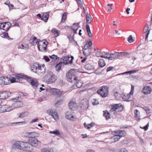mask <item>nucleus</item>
<instances>
[{
  "mask_svg": "<svg viewBox=\"0 0 152 152\" xmlns=\"http://www.w3.org/2000/svg\"><path fill=\"white\" fill-rule=\"evenodd\" d=\"M128 41L130 43H131L134 41V40L133 39L132 36V35H130L128 39Z\"/></svg>",
  "mask_w": 152,
  "mask_h": 152,
  "instance_id": "680f3d73",
  "label": "nucleus"
},
{
  "mask_svg": "<svg viewBox=\"0 0 152 152\" xmlns=\"http://www.w3.org/2000/svg\"><path fill=\"white\" fill-rule=\"evenodd\" d=\"M115 70V68L113 66H109L106 69L107 72L110 71H114Z\"/></svg>",
  "mask_w": 152,
  "mask_h": 152,
  "instance_id": "13d9d810",
  "label": "nucleus"
},
{
  "mask_svg": "<svg viewBox=\"0 0 152 152\" xmlns=\"http://www.w3.org/2000/svg\"><path fill=\"white\" fill-rule=\"evenodd\" d=\"M109 88L107 86H102L99 88L97 92L103 97H107L108 93Z\"/></svg>",
  "mask_w": 152,
  "mask_h": 152,
  "instance_id": "20e7f679",
  "label": "nucleus"
},
{
  "mask_svg": "<svg viewBox=\"0 0 152 152\" xmlns=\"http://www.w3.org/2000/svg\"><path fill=\"white\" fill-rule=\"evenodd\" d=\"M85 68L86 70L91 71L94 70L95 68L93 63L92 62H89L85 65Z\"/></svg>",
  "mask_w": 152,
  "mask_h": 152,
  "instance_id": "ddd939ff",
  "label": "nucleus"
},
{
  "mask_svg": "<svg viewBox=\"0 0 152 152\" xmlns=\"http://www.w3.org/2000/svg\"><path fill=\"white\" fill-rule=\"evenodd\" d=\"M28 115V113L27 112H24L20 114L19 118H23L25 117Z\"/></svg>",
  "mask_w": 152,
  "mask_h": 152,
  "instance_id": "8fccbe9b",
  "label": "nucleus"
},
{
  "mask_svg": "<svg viewBox=\"0 0 152 152\" xmlns=\"http://www.w3.org/2000/svg\"><path fill=\"white\" fill-rule=\"evenodd\" d=\"M10 79L7 77H0V85H6L10 84Z\"/></svg>",
  "mask_w": 152,
  "mask_h": 152,
  "instance_id": "9b49d317",
  "label": "nucleus"
},
{
  "mask_svg": "<svg viewBox=\"0 0 152 152\" xmlns=\"http://www.w3.org/2000/svg\"><path fill=\"white\" fill-rule=\"evenodd\" d=\"M43 59L47 62H48L50 61V58L47 56H43Z\"/></svg>",
  "mask_w": 152,
  "mask_h": 152,
  "instance_id": "69168bd1",
  "label": "nucleus"
},
{
  "mask_svg": "<svg viewBox=\"0 0 152 152\" xmlns=\"http://www.w3.org/2000/svg\"><path fill=\"white\" fill-rule=\"evenodd\" d=\"M23 105V103L21 101H19L17 102L13 103L11 106L10 107H12V108L14 109V108H17L20 107L22 106Z\"/></svg>",
  "mask_w": 152,
  "mask_h": 152,
  "instance_id": "b1692460",
  "label": "nucleus"
},
{
  "mask_svg": "<svg viewBox=\"0 0 152 152\" xmlns=\"http://www.w3.org/2000/svg\"><path fill=\"white\" fill-rule=\"evenodd\" d=\"M149 28L148 25L147 24L145 26H144L143 30V31L144 33H146L147 32V33H146V36L145 37V40H147L148 37V35L149 34L150 30H148V29Z\"/></svg>",
  "mask_w": 152,
  "mask_h": 152,
  "instance_id": "4be33fe9",
  "label": "nucleus"
},
{
  "mask_svg": "<svg viewBox=\"0 0 152 152\" xmlns=\"http://www.w3.org/2000/svg\"><path fill=\"white\" fill-rule=\"evenodd\" d=\"M68 105L69 108L71 110H75L77 109V105L76 103L73 101H70Z\"/></svg>",
  "mask_w": 152,
  "mask_h": 152,
  "instance_id": "aec40b11",
  "label": "nucleus"
},
{
  "mask_svg": "<svg viewBox=\"0 0 152 152\" xmlns=\"http://www.w3.org/2000/svg\"><path fill=\"white\" fill-rule=\"evenodd\" d=\"M115 132L116 133V134H117L118 135H119V136H120L121 137H122L126 134V132L124 130H119L115 131Z\"/></svg>",
  "mask_w": 152,
  "mask_h": 152,
  "instance_id": "473e14b6",
  "label": "nucleus"
},
{
  "mask_svg": "<svg viewBox=\"0 0 152 152\" xmlns=\"http://www.w3.org/2000/svg\"><path fill=\"white\" fill-rule=\"evenodd\" d=\"M6 26L5 23L3 22L0 23V29H2L4 30V29H6V28H5Z\"/></svg>",
  "mask_w": 152,
  "mask_h": 152,
  "instance_id": "5fc2aeb1",
  "label": "nucleus"
},
{
  "mask_svg": "<svg viewBox=\"0 0 152 152\" xmlns=\"http://www.w3.org/2000/svg\"><path fill=\"white\" fill-rule=\"evenodd\" d=\"M121 138L120 136H119L117 134H116L114 137H112L111 139L113 142H116L118 141Z\"/></svg>",
  "mask_w": 152,
  "mask_h": 152,
  "instance_id": "e433bc0d",
  "label": "nucleus"
},
{
  "mask_svg": "<svg viewBox=\"0 0 152 152\" xmlns=\"http://www.w3.org/2000/svg\"><path fill=\"white\" fill-rule=\"evenodd\" d=\"M87 42H88V45L86 46V47L90 48V47L92 46V41L90 40L89 42H88L87 41Z\"/></svg>",
  "mask_w": 152,
  "mask_h": 152,
  "instance_id": "338daca9",
  "label": "nucleus"
},
{
  "mask_svg": "<svg viewBox=\"0 0 152 152\" xmlns=\"http://www.w3.org/2000/svg\"><path fill=\"white\" fill-rule=\"evenodd\" d=\"M38 40L36 37L32 36L30 39L29 42L31 43V45H34L37 43Z\"/></svg>",
  "mask_w": 152,
  "mask_h": 152,
  "instance_id": "393cba45",
  "label": "nucleus"
},
{
  "mask_svg": "<svg viewBox=\"0 0 152 152\" xmlns=\"http://www.w3.org/2000/svg\"><path fill=\"white\" fill-rule=\"evenodd\" d=\"M28 142L31 143V145L33 147H39L41 145V142L38 140L36 138L30 137L28 140Z\"/></svg>",
  "mask_w": 152,
  "mask_h": 152,
  "instance_id": "0eeeda50",
  "label": "nucleus"
},
{
  "mask_svg": "<svg viewBox=\"0 0 152 152\" xmlns=\"http://www.w3.org/2000/svg\"><path fill=\"white\" fill-rule=\"evenodd\" d=\"M28 45L27 44L23 43L21 44L18 45L17 48L18 49H22L24 50H26L28 48Z\"/></svg>",
  "mask_w": 152,
  "mask_h": 152,
  "instance_id": "5701e85b",
  "label": "nucleus"
},
{
  "mask_svg": "<svg viewBox=\"0 0 152 152\" xmlns=\"http://www.w3.org/2000/svg\"><path fill=\"white\" fill-rule=\"evenodd\" d=\"M152 91L151 88L149 86H144L142 89V92L145 95L150 94Z\"/></svg>",
  "mask_w": 152,
  "mask_h": 152,
  "instance_id": "2eb2a0df",
  "label": "nucleus"
},
{
  "mask_svg": "<svg viewBox=\"0 0 152 152\" xmlns=\"http://www.w3.org/2000/svg\"><path fill=\"white\" fill-rule=\"evenodd\" d=\"M49 57L50 58L52 59L53 60H56L57 59H59V58L56 55H53L51 56H49Z\"/></svg>",
  "mask_w": 152,
  "mask_h": 152,
  "instance_id": "6e6d98bb",
  "label": "nucleus"
},
{
  "mask_svg": "<svg viewBox=\"0 0 152 152\" xmlns=\"http://www.w3.org/2000/svg\"><path fill=\"white\" fill-rule=\"evenodd\" d=\"M20 150H25L28 151H30L33 149V147L28 143L20 141Z\"/></svg>",
  "mask_w": 152,
  "mask_h": 152,
  "instance_id": "39448f33",
  "label": "nucleus"
},
{
  "mask_svg": "<svg viewBox=\"0 0 152 152\" xmlns=\"http://www.w3.org/2000/svg\"><path fill=\"white\" fill-rule=\"evenodd\" d=\"M73 25H76V27H77L76 28H72V29L74 31V33L75 34H76L77 33V31L78 29L80 28V26L79 25V23H74L73 24Z\"/></svg>",
  "mask_w": 152,
  "mask_h": 152,
  "instance_id": "4c0bfd02",
  "label": "nucleus"
},
{
  "mask_svg": "<svg viewBox=\"0 0 152 152\" xmlns=\"http://www.w3.org/2000/svg\"><path fill=\"white\" fill-rule=\"evenodd\" d=\"M28 77H30V78H28V79H24L26 80L27 81L30 82V84L33 87H37L39 85L38 83L36 81H34L33 80V79L31 77L27 76Z\"/></svg>",
  "mask_w": 152,
  "mask_h": 152,
  "instance_id": "a211bd4d",
  "label": "nucleus"
},
{
  "mask_svg": "<svg viewBox=\"0 0 152 152\" xmlns=\"http://www.w3.org/2000/svg\"><path fill=\"white\" fill-rule=\"evenodd\" d=\"M53 91L55 92L57 94L60 96L63 95L64 93V92L61 91L58 89H54Z\"/></svg>",
  "mask_w": 152,
  "mask_h": 152,
  "instance_id": "58836bf2",
  "label": "nucleus"
},
{
  "mask_svg": "<svg viewBox=\"0 0 152 152\" xmlns=\"http://www.w3.org/2000/svg\"><path fill=\"white\" fill-rule=\"evenodd\" d=\"M2 36H1V37L2 38H7L8 39H11L9 37V36L8 35V33H7L6 32H3L2 34H1Z\"/></svg>",
  "mask_w": 152,
  "mask_h": 152,
  "instance_id": "c03bdc74",
  "label": "nucleus"
},
{
  "mask_svg": "<svg viewBox=\"0 0 152 152\" xmlns=\"http://www.w3.org/2000/svg\"><path fill=\"white\" fill-rule=\"evenodd\" d=\"M96 55L97 57H101L104 58H105V55L104 56H103V54L100 51H97L96 53Z\"/></svg>",
  "mask_w": 152,
  "mask_h": 152,
  "instance_id": "79ce46f5",
  "label": "nucleus"
},
{
  "mask_svg": "<svg viewBox=\"0 0 152 152\" xmlns=\"http://www.w3.org/2000/svg\"><path fill=\"white\" fill-rule=\"evenodd\" d=\"M134 86H131V90L129 94H128L127 95V96L128 99H126L125 100L126 101L128 102L129 100H128V99L130 98V96L131 95H132L134 93Z\"/></svg>",
  "mask_w": 152,
  "mask_h": 152,
  "instance_id": "c756f323",
  "label": "nucleus"
},
{
  "mask_svg": "<svg viewBox=\"0 0 152 152\" xmlns=\"http://www.w3.org/2000/svg\"><path fill=\"white\" fill-rule=\"evenodd\" d=\"M103 116L106 118V119L108 120L110 118V114L107 110L104 111Z\"/></svg>",
  "mask_w": 152,
  "mask_h": 152,
  "instance_id": "a19ab883",
  "label": "nucleus"
},
{
  "mask_svg": "<svg viewBox=\"0 0 152 152\" xmlns=\"http://www.w3.org/2000/svg\"><path fill=\"white\" fill-rule=\"evenodd\" d=\"M62 99V97L60 96L56 97L55 100L56 102L55 103V105H59V104L61 103Z\"/></svg>",
  "mask_w": 152,
  "mask_h": 152,
  "instance_id": "72a5a7b5",
  "label": "nucleus"
},
{
  "mask_svg": "<svg viewBox=\"0 0 152 152\" xmlns=\"http://www.w3.org/2000/svg\"><path fill=\"white\" fill-rule=\"evenodd\" d=\"M30 78V77H28L27 75H24L23 74H17L15 75V77H12V76H10L8 77V78L10 79L9 82L10 84V83H13L15 82L16 80L18 82H20L22 81L24 79H28V78Z\"/></svg>",
  "mask_w": 152,
  "mask_h": 152,
  "instance_id": "f03ea898",
  "label": "nucleus"
},
{
  "mask_svg": "<svg viewBox=\"0 0 152 152\" xmlns=\"http://www.w3.org/2000/svg\"><path fill=\"white\" fill-rule=\"evenodd\" d=\"M123 110V106L121 103L114 104L111 108L110 111L113 112L115 111L117 112H120Z\"/></svg>",
  "mask_w": 152,
  "mask_h": 152,
  "instance_id": "423d86ee",
  "label": "nucleus"
},
{
  "mask_svg": "<svg viewBox=\"0 0 152 152\" xmlns=\"http://www.w3.org/2000/svg\"><path fill=\"white\" fill-rule=\"evenodd\" d=\"M82 50L84 55L86 56H89L91 53V48L86 47V45L83 48Z\"/></svg>",
  "mask_w": 152,
  "mask_h": 152,
  "instance_id": "4468645a",
  "label": "nucleus"
},
{
  "mask_svg": "<svg viewBox=\"0 0 152 152\" xmlns=\"http://www.w3.org/2000/svg\"><path fill=\"white\" fill-rule=\"evenodd\" d=\"M37 46L38 49L40 51L45 52H46L47 45H42L40 44V43L38 42Z\"/></svg>",
  "mask_w": 152,
  "mask_h": 152,
  "instance_id": "6ab92c4d",
  "label": "nucleus"
},
{
  "mask_svg": "<svg viewBox=\"0 0 152 152\" xmlns=\"http://www.w3.org/2000/svg\"><path fill=\"white\" fill-rule=\"evenodd\" d=\"M91 15L89 14H88L86 15V20L87 22V24L90 23H91Z\"/></svg>",
  "mask_w": 152,
  "mask_h": 152,
  "instance_id": "a18cd8bd",
  "label": "nucleus"
},
{
  "mask_svg": "<svg viewBox=\"0 0 152 152\" xmlns=\"http://www.w3.org/2000/svg\"><path fill=\"white\" fill-rule=\"evenodd\" d=\"M52 32L54 33L56 37L58 35V30L55 28H53L51 31Z\"/></svg>",
  "mask_w": 152,
  "mask_h": 152,
  "instance_id": "864d4df0",
  "label": "nucleus"
},
{
  "mask_svg": "<svg viewBox=\"0 0 152 152\" xmlns=\"http://www.w3.org/2000/svg\"><path fill=\"white\" fill-rule=\"evenodd\" d=\"M13 109L12 107L8 105L0 104V113L10 111Z\"/></svg>",
  "mask_w": 152,
  "mask_h": 152,
  "instance_id": "6e6552de",
  "label": "nucleus"
},
{
  "mask_svg": "<svg viewBox=\"0 0 152 152\" xmlns=\"http://www.w3.org/2000/svg\"><path fill=\"white\" fill-rule=\"evenodd\" d=\"M20 141L15 142L14 144L13 147V148L20 149Z\"/></svg>",
  "mask_w": 152,
  "mask_h": 152,
  "instance_id": "2f4dec72",
  "label": "nucleus"
},
{
  "mask_svg": "<svg viewBox=\"0 0 152 152\" xmlns=\"http://www.w3.org/2000/svg\"><path fill=\"white\" fill-rule=\"evenodd\" d=\"M43 79L45 82L49 84L55 82L57 80V77L51 71H48Z\"/></svg>",
  "mask_w": 152,
  "mask_h": 152,
  "instance_id": "f257e3e1",
  "label": "nucleus"
},
{
  "mask_svg": "<svg viewBox=\"0 0 152 152\" xmlns=\"http://www.w3.org/2000/svg\"><path fill=\"white\" fill-rule=\"evenodd\" d=\"M49 17V13L48 12L45 13L42 17V19L45 22H47Z\"/></svg>",
  "mask_w": 152,
  "mask_h": 152,
  "instance_id": "bb28decb",
  "label": "nucleus"
},
{
  "mask_svg": "<svg viewBox=\"0 0 152 152\" xmlns=\"http://www.w3.org/2000/svg\"><path fill=\"white\" fill-rule=\"evenodd\" d=\"M134 115L135 118L138 120L140 119V112L137 110H135L134 111Z\"/></svg>",
  "mask_w": 152,
  "mask_h": 152,
  "instance_id": "ea45409f",
  "label": "nucleus"
},
{
  "mask_svg": "<svg viewBox=\"0 0 152 152\" xmlns=\"http://www.w3.org/2000/svg\"><path fill=\"white\" fill-rule=\"evenodd\" d=\"M45 70L44 66H41L39 65L36 73L38 74L39 75L42 76L45 73Z\"/></svg>",
  "mask_w": 152,
  "mask_h": 152,
  "instance_id": "f8f14e48",
  "label": "nucleus"
},
{
  "mask_svg": "<svg viewBox=\"0 0 152 152\" xmlns=\"http://www.w3.org/2000/svg\"><path fill=\"white\" fill-rule=\"evenodd\" d=\"M54 149H55L54 148H45L42 149V152H53Z\"/></svg>",
  "mask_w": 152,
  "mask_h": 152,
  "instance_id": "c9c22d12",
  "label": "nucleus"
},
{
  "mask_svg": "<svg viewBox=\"0 0 152 152\" xmlns=\"http://www.w3.org/2000/svg\"><path fill=\"white\" fill-rule=\"evenodd\" d=\"M68 62H61L59 63L56 64L55 66V68L57 72H59L61 69V67L64 66L65 65L68 64Z\"/></svg>",
  "mask_w": 152,
  "mask_h": 152,
  "instance_id": "f3484780",
  "label": "nucleus"
},
{
  "mask_svg": "<svg viewBox=\"0 0 152 152\" xmlns=\"http://www.w3.org/2000/svg\"><path fill=\"white\" fill-rule=\"evenodd\" d=\"M86 29L87 32L88 36L89 37H91L92 36V34L91 32L89 25L88 24H86Z\"/></svg>",
  "mask_w": 152,
  "mask_h": 152,
  "instance_id": "c85d7f7f",
  "label": "nucleus"
},
{
  "mask_svg": "<svg viewBox=\"0 0 152 152\" xmlns=\"http://www.w3.org/2000/svg\"><path fill=\"white\" fill-rule=\"evenodd\" d=\"M74 35L70 34L68 37L69 39L70 42L74 41Z\"/></svg>",
  "mask_w": 152,
  "mask_h": 152,
  "instance_id": "052dcab7",
  "label": "nucleus"
},
{
  "mask_svg": "<svg viewBox=\"0 0 152 152\" xmlns=\"http://www.w3.org/2000/svg\"><path fill=\"white\" fill-rule=\"evenodd\" d=\"M91 102L92 104L94 105H95L98 104L99 103V102L98 100L96 99H93L91 100Z\"/></svg>",
  "mask_w": 152,
  "mask_h": 152,
  "instance_id": "49530a36",
  "label": "nucleus"
},
{
  "mask_svg": "<svg viewBox=\"0 0 152 152\" xmlns=\"http://www.w3.org/2000/svg\"><path fill=\"white\" fill-rule=\"evenodd\" d=\"M98 64L100 68L103 67L106 65V64L104 60L102 59H100L99 60Z\"/></svg>",
  "mask_w": 152,
  "mask_h": 152,
  "instance_id": "7c9ffc66",
  "label": "nucleus"
},
{
  "mask_svg": "<svg viewBox=\"0 0 152 152\" xmlns=\"http://www.w3.org/2000/svg\"><path fill=\"white\" fill-rule=\"evenodd\" d=\"M69 58V56H66V57L64 58L63 61H66V62H67V61H69L68 60Z\"/></svg>",
  "mask_w": 152,
  "mask_h": 152,
  "instance_id": "774afa93",
  "label": "nucleus"
},
{
  "mask_svg": "<svg viewBox=\"0 0 152 152\" xmlns=\"http://www.w3.org/2000/svg\"><path fill=\"white\" fill-rule=\"evenodd\" d=\"M83 85L82 81L80 80H78L76 83V86L78 88H80Z\"/></svg>",
  "mask_w": 152,
  "mask_h": 152,
  "instance_id": "de8ad7c7",
  "label": "nucleus"
},
{
  "mask_svg": "<svg viewBox=\"0 0 152 152\" xmlns=\"http://www.w3.org/2000/svg\"><path fill=\"white\" fill-rule=\"evenodd\" d=\"M47 113L51 115L56 121H57L58 119V115L57 112L54 109H51L47 110Z\"/></svg>",
  "mask_w": 152,
  "mask_h": 152,
  "instance_id": "9d476101",
  "label": "nucleus"
},
{
  "mask_svg": "<svg viewBox=\"0 0 152 152\" xmlns=\"http://www.w3.org/2000/svg\"><path fill=\"white\" fill-rule=\"evenodd\" d=\"M136 72V70H130L128 71H127L124 73H121L120 74H118L117 75H127L128 74H134Z\"/></svg>",
  "mask_w": 152,
  "mask_h": 152,
  "instance_id": "cd10ccee",
  "label": "nucleus"
},
{
  "mask_svg": "<svg viewBox=\"0 0 152 152\" xmlns=\"http://www.w3.org/2000/svg\"><path fill=\"white\" fill-rule=\"evenodd\" d=\"M120 57V54H118V53H117V52L113 54L105 53V58H108L110 60H112L116 58H119Z\"/></svg>",
  "mask_w": 152,
  "mask_h": 152,
  "instance_id": "1a4fd4ad",
  "label": "nucleus"
},
{
  "mask_svg": "<svg viewBox=\"0 0 152 152\" xmlns=\"http://www.w3.org/2000/svg\"><path fill=\"white\" fill-rule=\"evenodd\" d=\"M49 133L50 134H54L57 136H58L60 135V132L57 129H56L53 131H50Z\"/></svg>",
  "mask_w": 152,
  "mask_h": 152,
  "instance_id": "3c124183",
  "label": "nucleus"
},
{
  "mask_svg": "<svg viewBox=\"0 0 152 152\" xmlns=\"http://www.w3.org/2000/svg\"><path fill=\"white\" fill-rule=\"evenodd\" d=\"M71 111H68L66 113L65 115L66 118L68 119H71L73 118V115L72 114Z\"/></svg>",
  "mask_w": 152,
  "mask_h": 152,
  "instance_id": "f704fd0d",
  "label": "nucleus"
},
{
  "mask_svg": "<svg viewBox=\"0 0 152 152\" xmlns=\"http://www.w3.org/2000/svg\"><path fill=\"white\" fill-rule=\"evenodd\" d=\"M25 134L26 137H28V140L30 137L33 138L32 137H31L30 132H26L25 133Z\"/></svg>",
  "mask_w": 152,
  "mask_h": 152,
  "instance_id": "0e129e2a",
  "label": "nucleus"
},
{
  "mask_svg": "<svg viewBox=\"0 0 152 152\" xmlns=\"http://www.w3.org/2000/svg\"><path fill=\"white\" fill-rule=\"evenodd\" d=\"M76 72L72 69L67 72L66 75V79L69 82H72L74 80H77V77L76 76Z\"/></svg>",
  "mask_w": 152,
  "mask_h": 152,
  "instance_id": "7ed1b4c3",
  "label": "nucleus"
},
{
  "mask_svg": "<svg viewBox=\"0 0 152 152\" xmlns=\"http://www.w3.org/2000/svg\"><path fill=\"white\" fill-rule=\"evenodd\" d=\"M31 137H32L34 138H35L36 137H37L39 136V134L35 132H30Z\"/></svg>",
  "mask_w": 152,
  "mask_h": 152,
  "instance_id": "603ef678",
  "label": "nucleus"
},
{
  "mask_svg": "<svg viewBox=\"0 0 152 152\" xmlns=\"http://www.w3.org/2000/svg\"><path fill=\"white\" fill-rule=\"evenodd\" d=\"M117 53L120 54V57L121 56H125L129 54L128 52H117Z\"/></svg>",
  "mask_w": 152,
  "mask_h": 152,
  "instance_id": "bf43d9fd",
  "label": "nucleus"
},
{
  "mask_svg": "<svg viewBox=\"0 0 152 152\" xmlns=\"http://www.w3.org/2000/svg\"><path fill=\"white\" fill-rule=\"evenodd\" d=\"M8 96V93L6 91H3L0 94V97L2 99H5Z\"/></svg>",
  "mask_w": 152,
  "mask_h": 152,
  "instance_id": "a878e982",
  "label": "nucleus"
},
{
  "mask_svg": "<svg viewBox=\"0 0 152 152\" xmlns=\"http://www.w3.org/2000/svg\"><path fill=\"white\" fill-rule=\"evenodd\" d=\"M25 123L24 121H22L20 122H17L15 123H9L8 124V126H12L13 124H20V123Z\"/></svg>",
  "mask_w": 152,
  "mask_h": 152,
  "instance_id": "e2e57ef3",
  "label": "nucleus"
},
{
  "mask_svg": "<svg viewBox=\"0 0 152 152\" xmlns=\"http://www.w3.org/2000/svg\"><path fill=\"white\" fill-rule=\"evenodd\" d=\"M11 100L13 102H17L18 101H21V98H20V97L19 96L15 98H13L11 99Z\"/></svg>",
  "mask_w": 152,
  "mask_h": 152,
  "instance_id": "4d7b16f0",
  "label": "nucleus"
},
{
  "mask_svg": "<svg viewBox=\"0 0 152 152\" xmlns=\"http://www.w3.org/2000/svg\"><path fill=\"white\" fill-rule=\"evenodd\" d=\"M6 26L7 27L6 29H4V30L6 31H8L12 26V24L10 22H5Z\"/></svg>",
  "mask_w": 152,
  "mask_h": 152,
  "instance_id": "37998d69",
  "label": "nucleus"
},
{
  "mask_svg": "<svg viewBox=\"0 0 152 152\" xmlns=\"http://www.w3.org/2000/svg\"><path fill=\"white\" fill-rule=\"evenodd\" d=\"M39 65V64H32L31 65L30 69L32 72L36 73Z\"/></svg>",
  "mask_w": 152,
  "mask_h": 152,
  "instance_id": "412c9836",
  "label": "nucleus"
},
{
  "mask_svg": "<svg viewBox=\"0 0 152 152\" xmlns=\"http://www.w3.org/2000/svg\"><path fill=\"white\" fill-rule=\"evenodd\" d=\"M67 13L66 12H65L64 13L62 16L61 22H64L65 21L66 17V15Z\"/></svg>",
  "mask_w": 152,
  "mask_h": 152,
  "instance_id": "09e8293b",
  "label": "nucleus"
},
{
  "mask_svg": "<svg viewBox=\"0 0 152 152\" xmlns=\"http://www.w3.org/2000/svg\"><path fill=\"white\" fill-rule=\"evenodd\" d=\"M89 101L87 100L82 102L80 104V106L81 109L85 110L87 109L89 106Z\"/></svg>",
  "mask_w": 152,
  "mask_h": 152,
  "instance_id": "dca6fc26",
  "label": "nucleus"
}]
</instances>
